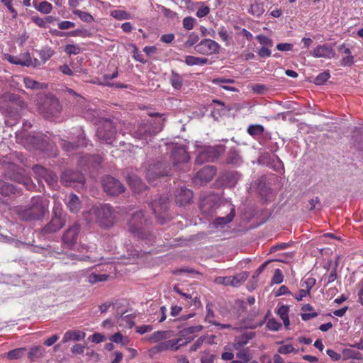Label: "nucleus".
Segmentation results:
<instances>
[{"label":"nucleus","mask_w":363,"mask_h":363,"mask_svg":"<svg viewBox=\"0 0 363 363\" xmlns=\"http://www.w3.org/2000/svg\"><path fill=\"white\" fill-rule=\"evenodd\" d=\"M125 130L133 138L145 145L162 130V120H144L133 125L128 124Z\"/></svg>","instance_id":"nucleus-1"},{"label":"nucleus","mask_w":363,"mask_h":363,"mask_svg":"<svg viewBox=\"0 0 363 363\" xmlns=\"http://www.w3.org/2000/svg\"><path fill=\"white\" fill-rule=\"evenodd\" d=\"M49 203L45 197L33 196L28 206L16 207L15 213L21 220H38L48 213Z\"/></svg>","instance_id":"nucleus-2"},{"label":"nucleus","mask_w":363,"mask_h":363,"mask_svg":"<svg viewBox=\"0 0 363 363\" xmlns=\"http://www.w3.org/2000/svg\"><path fill=\"white\" fill-rule=\"evenodd\" d=\"M84 216L87 222H96L106 228L111 226L115 220L114 211L109 204L94 206Z\"/></svg>","instance_id":"nucleus-3"},{"label":"nucleus","mask_w":363,"mask_h":363,"mask_svg":"<svg viewBox=\"0 0 363 363\" xmlns=\"http://www.w3.org/2000/svg\"><path fill=\"white\" fill-rule=\"evenodd\" d=\"M149 220L142 211L132 213L128 221V232L138 238L144 239L147 236L146 230L149 225Z\"/></svg>","instance_id":"nucleus-4"},{"label":"nucleus","mask_w":363,"mask_h":363,"mask_svg":"<svg viewBox=\"0 0 363 363\" xmlns=\"http://www.w3.org/2000/svg\"><path fill=\"white\" fill-rule=\"evenodd\" d=\"M116 133L113 123L111 120L106 119L97 129L96 136L100 140L107 144H112Z\"/></svg>","instance_id":"nucleus-5"},{"label":"nucleus","mask_w":363,"mask_h":363,"mask_svg":"<svg viewBox=\"0 0 363 363\" xmlns=\"http://www.w3.org/2000/svg\"><path fill=\"white\" fill-rule=\"evenodd\" d=\"M220 155V148L216 147L205 146L199 150L196 158V163L202 164L205 162H212Z\"/></svg>","instance_id":"nucleus-6"},{"label":"nucleus","mask_w":363,"mask_h":363,"mask_svg":"<svg viewBox=\"0 0 363 363\" xmlns=\"http://www.w3.org/2000/svg\"><path fill=\"white\" fill-rule=\"evenodd\" d=\"M35 178L42 183L44 180L48 186L54 188L57 183V176L52 172L49 171L40 165H35L33 167Z\"/></svg>","instance_id":"nucleus-7"},{"label":"nucleus","mask_w":363,"mask_h":363,"mask_svg":"<svg viewBox=\"0 0 363 363\" xmlns=\"http://www.w3.org/2000/svg\"><path fill=\"white\" fill-rule=\"evenodd\" d=\"M84 177L82 173L72 170L65 171L61 177V182L66 186L79 189L84 186Z\"/></svg>","instance_id":"nucleus-8"},{"label":"nucleus","mask_w":363,"mask_h":363,"mask_svg":"<svg viewBox=\"0 0 363 363\" xmlns=\"http://www.w3.org/2000/svg\"><path fill=\"white\" fill-rule=\"evenodd\" d=\"M220 45L211 39H203L194 47L195 50L201 55H211L219 52Z\"/></svg>","instance_id":"nucleus-9"},{"label":"nucleus","mask_w":363,"mask_h":363,"mask_svg":"<svg viewBox=\"0 0 363 363\" xmlns=\"http://www.w3.org/2000/svg\"><path fill=\"white\" fill-rule=\"evenodd\" d=\"M168 203L169 199L167 196H160L151 203V208L162 224L164 223L166 218L164 213L168 209Z\"/></svg>","instance_id":"nucleus-10"},{"label":"nucleus","mask_w":363,"mask_h":363,"mask_svg":"<svg viewBox=\"0 0 363 363\" xmlns=\"http://www.w3.org/2000/svg\"><path fill=\"white\" fill-rule=\"evenodd\" d=\"M102 185L104 191L113 196L118 195L124 191L123 185L112 177L106 176L102 180Z\"/></svg>","instance_id":"nucleus-11"},{"label":"nucleus","mask_w":363,"mask_h":363,"mask_svg":"<svg viewBox=\"0 0 363 363\" xmlns=\"http://www.w3.org/2000/svg\"><path fill=\"white\" fill-rule=\"evenodd\" d=\"M169 168L164 163L159 162L157 164L150 165L146 173L147 179L152 182L160 176L168 175Z\"/></svg>","instance_id":"nucleus-12"},{"label":"nucleus","mask_w":363,"mask_h":363,"mask_svg":"<svg viewBox=\"0 0 363 363\" xmlns=\"http://www.w3.org/2000/svg\"><path fill=\"white\" fill-rule=\"evenodd\" d=\"M171 159L174 165L188 162L189 160V156L187 153L186 147L183 145H177L173 146L171 152Z\"/></svg>","instance_id":"nucleus-13"},{"label":"nucleus","mask_w":363,"mask_h":363,"mask_svg":"<svg viewBox=\"0 0 363 363\" xmlns=\"http://www.w3.org/2000/svg\"><path fill=\"white\" fill-rule=\"evenodd\" d=\"M80 231V226L75 223L70 226L64 233L62 240L65 245L71 247L77 243L78 235Z\"/></svg>","instance_id":"nucleus-14"},{"label":"nucleus","mask_w":363,"mask_h":363,"mask_svg":"<svg viewBox=\"0 0 363 363\" xmlns=\"http://www.w3.org/2000/svg\"><path fill=\"white\" fill-rule=\"evenodd\" d=\"M193 198V192L184 186H181L175 191V199L179 206H184L190 203Z\"/></svg>","instance_id":"nucleus-15"},{"label":"nucleus","mask_w":363,"mask_h":363,"mask_svg":"<svg viewBox=\"0 0 363 363\" xmlns=\"http://www.w3.org/2000/svg\"><path fill=\"white\" fill-rule=\"evenodd\" d=\"M312 55L317 58L323 57L330 59L335 57V52L330 45L324 44L314 48L312 52Z\"/></svg>","instance_id":"nucleus-16"},{"label":"nucleus","mask_w":363,"mask_h":363,"mask_svg":"<svg viewBox=\"0 0 363 363\" xmlns=\"http://www.w3.org/2000/svg\"><path fill=\"white\" fill-rule=\"evenodd\" d=\"M65 225V218L52 217L50 222L42 229L44 235H49L60 230Z\"/></svg>","instance_id":"nucleus-17"},{"label":"nucleus","mask_w":363,"mask_h":363,"mask_svg":"<svg viewBox=\"0 0 363 363\" xmlns=\"http://www.w3.org/2000/svg\"><path fill=\"white\" fill-rule=\"evenodd\" d=\"M187 341H183L182 338L169 340L163 342L157 346L159 351L168 350H177L181 346L186 345Z\"/></svg>","instance_id":"nucleus-18"},{"label":"nucleus","mask_w":363,"mask_h":363,"mask_svg":"<svg viewBox=\"0 0 363 363\" xmlns=\"http://www.w3.org/2000/svg\"><path fill=\"white\" fill-rule=\"evenodd\" d=\"M230 213L224 217H218L214 220L213 225L215 228H223L226 224L230 223L235 216V208L233 205L228 204Z\"/></svg>","instance_id":"nucleus-19"},{"label":"nucleus","mask_w":363,"mask_h":363,"mask_svg":"<svg viewBox=\"0 0 363 363\" xmlns=\"http://www.w3.org/2000/svg\"><path fill=\"white\" fill-rule=\"evenodd\" d=\"M216 173V169L213 166H206L199 171L196 174V179L203 182L211 180Z\"/></svg>","instance_id":"nucleus-20"},{"label":"nucleus","mask_w":363,"mask_h":363,"mask_svg":"<svg viewBox=\"0 0 363 363\" xmlns=\"http://www.w3.org/2000/svg\"><path fill=\"white\" fill-rule=\"evenodd\" d=\"M255 333L252 331L245 332L235 339L234 347L235 350H241L250 340L254 338Z\"/></svg>","instance_id":"nucleus-21"},{"label":"nucleus","mask_w":363,"mask_h":363,"mask_svg":"<svg viewBox=\"0 0 363 363\" xmlns=\"http://www.w3.org/2000/svg\"><path fill=\"white\" fill-rule=\"evenodd\" d=\"M130 187L135 193H140L146 189V186L136 175H130L127 178Z\"/></svg>","instance_id":"nucleus-22"},{"label":"nucleus","mask_w":363,"mask_h":363,"mask_svg":"<svg viewBox=\"0 0 363 363\" xmlns=\"http://www.w3.org/2000/svg\"><path fill=\"white\" fill-rule=\"evenodd\" d=\"M66 205L68 209L72 213H77L82 207L79 198L74 194H70L67 196Z\"/></svg>","instance_id":"nucleus-23"},{"label":"nucleus","mask_w":363,"mask_h":363,"mask_svg":"<svg viewBox=\"0 0 363 363\" xmlns=\"http://www.w3.org/2000/svg\"><path fill=\"white\" fill-rule=\"evenodd\" d=\"M86 336L85 333L79 330H68L63 337L62 342H67L69 341H79L83 340Z\"/></svg>","instance_id":"nucleus-24"},{"label":"nucleus","mask_w":363,"mask_h":363,"mask_svg":"<svg viewBox=\"0 0 363 363\" xmlns=\"http://www.w3.org/2000/svg\"><path fill=\"white\" fill-rule=\"evenodd\" d=\"M221 179L225 184L232 187L240 179V174L238 172H227L222 175Z\"/></svg>","instance_id":"nucleus-25"},{"label":"nucleus","mask_w":363,"mask_h":363,"mask_svg":"<svg viewBox=\"0 0 363 363\" xmlns=\"http://www.w3.org/2000/svg\"><path fill=\"white\" fill-rule=\"evenodd\" d=\"M8 60L12 64L20 65L22 66L28 67L32 64V60L29 54H26L25 55H22L20 57L9 55L8 57Z\"/></svg>","instance_id":"nucleus-26"},{"label":"nucleus","mask_w":363,"mask_h":363,"mask_svg":"<svg viewBox=\"0 0 363 363\" xmlns=\"http://www.w3.org/2000/svg\"><path fill=\"white\" fill-rule=\"evenodd\" d=\"M61 145L65 151H66L67 152H72L74 150V148L77 147L86 146V143L85 137L84 136L83 133H81L79 135V138L77 145H74L70 142L63 140V141H62Z\"/></svg>","instance_id":"nucleus-27"},{"label":"nucleus","mask_w":363,"mask_h":363,"mask_svg":"<svg viewBox=\"0 0 363 363\" xmlns=\"http://www.w3.org/2000/svg\"><path fill=\"white\" fill-rule=\"evenodd\" d=\"M242 159L239 152L235 149H231L228 154L226 162L234 166H240L242 164Z\"/></svg>","instance_id":"nucleus-28"},{"label":"nucleus","mask_w":363,"mask_h":363,"mask_svg":"<svg viewBox=\"0 0 363 363\" xmlns=\"http://www.w3.org/2000/svg\"><path fill=\"white\" fill-rule=\"evenodd\" d=\"M170 333L169 331L158 330L148 336L147 340L152 343L157 342L160 340L169 338Z\"/></svg>","instance_id":"nucleus-29"},{"label":"nucleus","mask_w":363,"mask_h":363,"mask_svg":"<svg viewBox=\"0 0 363 363\" xmlns=\"http://www.w3.org/2000/svg\"><path fill=\"white\" fill-rule=\"evenodd\" d=\"M208 62V60L205 57H194L192 55H188L185 57L184 62L188 66H194V65H206Z\"/></svg>","instance_id":"nucleus-30"},{"label":"nucleus","mask_w":363,"mask_h":363,"mask_svg":"<svg viewBox=\"0 0 363 363\" xmlns=\"http://www.w3.org/2000/svg\"><path fill=\"white\" fill-rule=\"evenodd\" d=\"M16 193V187L4 180H0V194L5 196H9L11 194Z\"/></svg>","instance_id":"nucleus-31"},{"label":"nucleus","mask_w":363,"mask_h":363,"mask_svg":"<svg viewBox=\"0 0 363 363\" xmlns=\"http://www.w3.org/2000/svg\"><path fill=\"white\" fill-rule=\"evenodd\" d=\"M45 352V350L41 346H34L30 348L28 352V358L33 361L43 356Z\"/></svg>","instance_id":"nucleus-32"},{"label":"nucleus","mask_w":363,"mask_h":363,"mask_svg":"<svg viewBox=\"0 0 363 363\" xmlns=\"http://www.w3.org/2000/svg\"><path fill=\"white\" fill-rule=\"evenodd\" d=\"M23 83L26 88L31 89H43L46 87L45 84L40 83L29 77H25L23 79Z\"/></svg>","instance_id":"nucleus-33"},{"label":"nucleus","mask_w":363,"mask_h":363,"mask_svg":"<svg viewBox=\"0 0 363 363\" xmlns=\"http://www.w3.org/2000/svg\"><path fill=\"white\" fill-rule=\"evenodd\" d=\"M33 4L38 11L45 14L50 13L52 9V4L48 1H42L38 4L34 1Z\"/></svg>","instance_id":"nucleus-34"},{"label":"nucleus","mask_w":363,"mask_h":363,"mask_svg":"<svg viewBox=\"0 0 363 363\" xmlns=\"http://www.w3.org/2000/svg\"><path fill=\"white\" fill-rule=\"evenodd\" d=\"M264 127L262 125L254 124L248 126L247 132L252 137H258L264 133Z\"/></svg>","instance_id":"nucleus-35"},{"label":"nucleus","mask_w":363,"mask_h":363,"mask_svg":"<svg viewBox=\"0 0 363 363\" xmlns=\"http://www.w3.org/2000/svg\"><path fill=\"white\" fill-rule=\"evenodd\" d=\"M169 80H170L172 86L175 89H179L182 86L183 78L179 74H177L174 72H172Z\"/></svg>","instance_id":"nucleus-36"},{"label":"nucleus","mask_w":363,"mask_h":363,"mask_svg":"<svg viewBox=\"0 0 363 363\" xmlns=\"http://www.w3.org/2000/svg\"><path fill=\"white\" fill-rule=\"evenodd\" d=\"M26 352V348H17L6 353V357L9 359H18L23 357Z\"/></svg>","instance_id":"nucleus-37"},{"label":"nucleus","mask_w":363,"mask_h":363,"mask_svg":"<svg viewBox=\"0 0 363 363\" xmlns=\"http://www.w3.org/2000/svg\"><path fill=\"white\" fill-rule=\"evenodd\" d=\"M110 340L125 346L128 344L129 339L128 337H124L121 333H116L110 337Z\"/></svg>","instance_id":"nucleus-38"},{"label":"nucleus","mask_w":363,"mask_h":363,"mask_svg":"<svg viewBox=\"0 0 363 363\" xmlns=\"http://www.w3.org/2000/svg\"><path fill=\"white\" fill-rule=\"evenodd\" d=\"M343 355L345 359H362V354L359 352L354 350L350 348L345 349L343 350Z\"/></svg>","instance_id":"nucleus-39"},{"label":"nucleus","mask_w":363,"mask_h":363,"mask_svg":"<svg viewBox=\"0 0 363 363\" xmlns=\"http://www.w3.org/2000/svg\"><path fill=\"white\" fill-rule=\"evenodd\" d=\"M111 16L119 21L130 18V13L124 10H113L111 12Z\"/></svg>","instance_id":"nucleus-40"},{"label":"nucleus","mask_w":363,"mask_h":363,"mask_svg":"<svg viewBox=\"0 0 363 363\" xmlns=\"http://www.w3.org/2000/svg\"><path fill=\"white\" fill-rule=\"evenodd\" d=\"M264 11V6L262 4L254 3L251 4L249 12L255 16H260Z\"/></svg>","instance_id":"nucleus-41"},{"label":"nucleus","mask_w":363,"mask_h":363,"mask_svg":"<svg viewBox=\"0 0 363 363\" xmlns=\"http://www.w3.org/2000/svg\"><path fill=\"white\" fill-rule=\"evenodd\" d=\"M108 275L106 274H97L95 273L90 274L88 277L87 280L91 284H96L99 281H106L108 279Z\"/></svg>","instance_id":"nucleus-42"},{"label":"nucleus","mask_w":363,"mask_h":363,"mask_svg":"<svg viewBox=\"0 0 363 363\" xmlns=\"http://www.w3.org/2000/svg\"><path fill=\"white\" fill-rule=\"evenodd\" d=\"M199 40V35L196 33H191L188 35V39L184 43L185 48H190L198 43Z\"/></svg>","instance_id":"nucleus-43"},{"label":"nucleus","mask_w":363,"mask_h":363,"mask_svg":"<svg viewBox=\"0 0 363 363\" xmlns=\"http://www.w3.org/2000/svg\"><path fill=\"white\" fill-rule=\"evenodd\" d=\"M246 279V277L244 274H238L235 277H230V286L238 287L241 285Z\"/></svg>","instance_id":"nucleus-44"},{"label":"nucleus","mask_w":363,"mask_h":363,"mask_svg":"<svg viewBox=\"0 0 363 363\" xmlns=\"http://www.w3.org/2000/svg\"><path fill=\"white\" fill-rule=\"evenodd\" d=\"M256 39L258 40L259 43L262 46H267V47H272L273 46V41L271 38L263 35H258L256 36Z\"/></svg>","instance_id":"nucleus-45"},{"label":"nucleus","mask_w":363,"mask_h":363,"mask_svg":"<svg viewBox=\"0 0 363 363\" xmlns=\"http://www.w3.org/2000/svg\"><path fill=\"white\" fill-rule=\"evenodd\" d=\"M74 13L78 16L84 22L90 23L93 21L92 16L86 12H84L80 10H75L74 11Z\"/></svg>","instance_id":"nucleus-46"},{"label":"nucleus","mask_w":363,"mask_h":363,"mask_svg":"<svg viewBox=\"0 0 363 363\" xmlns=\"http://www.w3.org/2000/svg\"><path fill=\"white\" fill-rule=\"evenodd\" d=\"M65 52L68 55H77L81 52V48L78 45L69 44L65 47Z\"/></svg>","instance_id":"nucleus-47"},{"label":"nucleus","mask_w":363,"mask_h":363,"mask_svg":"<svg viewBox=\"0 0 363 363\" xmlns=\"http://www.w3.org/2000/svg\"><path fill=\"white\" fill-rule=\"evenodd\" d=\"M330 78V74L328 72H323L319 74L315 79V84L321 85L324 84Z\"/></svg>","instance_id":"nucleus-48"},{"label":"nucleus","mask_w":363,"mask_h":363,"mask_svg":"<svg viewBox=\"0 0 363 363\" xmlns=\"http://www.w3.org/2000/svg\"><path fill=\"white\" fill-rule=\"evenodd\" d=\"M200 208L202 212L207 216H211L214 213V210L208 205L207 201H203L200 204Z\"/></svg>","instance_id":"nucleus-49"},{"label":"nucleus","mask_w":363,"mask_h":363,"mask_svg":"<svg viewBox=\"0 0 363 363\" xmlns=\"http://www.w3.org/2000/svg\"><path fill=\"white\" fill-rule=\"evenodd\" d=\"M272 47L262 46L257 50V54L261 58L269 57L272 55V51L270 50Z\"/></svg>","instance_id":"nucleus-50"},{"label":"nucleus","mask_w":363,"mask_h":363,"mask_svg":"<svg viewBox=\"0 0 363 363\" xmlns=\"http://www.w3.org/2000/svg\"><path fill=\"white\" fill-rule=\"evenodd\" d=\"M13 0H1V2L7 7L9 11L11 12L12 17L13 18H16L18 16V12L13 7Z\"/></svg>","instance_id":"nucleus-51"},{"label":"nucleus","mask_w":363,"mask_h":363,"mask_svg":"<svg viewBox=\"0 0 363 363\" xmlns=\"http://www.w3.org/2000/svg\"><path fill=\"white\" fill-rule=\"evenodd\" d=\"M278 352L280 354H289L291 352L296 353L297 350H296L294 348L292 345L289 344V345H283V346H281L280 347H279Z\"/></svg>","instance_id":"nucleus-52"},{"label":"nucleus","mask_w":363,"mask_h":363,"mask_svg":"<svg viewBox=\"0 0 363 363\" xmlns=\"http://www.w3.org/2000/svg\"><path fill=\"white\" fill-rule=\"evenodd\" d=\"M39 55L41 60L45 62L52 56L53 51L50 48L44 49L40 52Z\"/></svg>","instance_id":"nucleus-53"},{"label":"nucleus","mask_w":363,"mask_h":363,"mask_svg":"<svg viewBox=\"0 0 363 363\" xmlns=\"http://www.w3.org/2000/svg\"><path fill=\"white\" fill-rule=\"evenodd\" d=\"M284 280V276L279 269H277L274 272V276L272 279V284H281Z\"/></svg>","instance_id":"nucleus-54"},{"label":"nucleus","mask_w":363,"mask_h":363,"mask_svg":"<svg viewBox=\"0 0 363 363\" xmlns=\"http://www.w3.org/2000/svg\"><path fill=\"white\" fill-rule=\"evenodd\" d=\"M240 351L236 354V357L238 359H241L245 362H248L250 359V356L247 350H239Z\"/></svg>","instance_id":"nucleus-55"},{"label":"nucleus","mask_w":363,"mask_h":363,"mask_svg":"<svg viewBox=\"0 0 363 363\" xmlns=\"http://www.w3.org/2000/svg\"><path fill=\"white\" fill-rule=\"evenodd\" d=\"M281 325L280 323L277 321L275 319L272 318L269 319V321L267 323V327L269 330H273V331H277L281 328Z\"/></svg>","instance_id":"nucleus-56"},{"label":"nucleus","mask_w":363,"mask_h":363,"mask_svg":"<svg viewBox=\"0 0 363 363\" xmlns=\"http://www.w3.org/2000/svg\"><path fill=\"white\" fill-rule=\"evenodd\" d=\"M315 284V279L314 278L309 277V278L306 279L303 281L301 286L303 287H305L306 288L305 290L307 291L310 294V291L313 287Z\"/></svg>","instance_id":"nucleus-57"},{"label":"nucleus","mask_w":363,"mask_h":363,"mask_svg":"<svg viewBox=\"0 0 363 363\" xmlns=\"http://www.w3.org/2000/svg\"><path fill=\"white\" fill-rule=\"evenodd\" d=\"M195 19L192 17H185L183 19V26L186 30H191L194 26Z\"/></svg>","instance_id":"nucleus-58"},{"label":"nucleus","mask_w":363,"mask_h":363,"mask_svg":"<svg viewBox=\"0 0 363 363\" xmlns=\"http://www.w3.org/2000/svg\"><path fill=\"white\" fill-rule=\"evenodd\" d=\"M52 217H57V218H64L62 217V208L60 203H55L52 209Z\"/></svg>","instance_id":"nucleus-59"},{"label":"nucleus","mask_w":363,"mask_h":363,"mask_svg":"<svg viewBox=\"0 0 363 363\" xmlns=\"http://www.w3.org/2000/svg\"><path fill=\"white\" fill-rule=\"evenodd\" d=\"M216 355L210 353L203 354L201 357V363H213Z\"/></svg>","instance_id":"nucleus-60"},{"label":"nucleus","mask_w":363,"mask_h":363,"mask_svg":"<svg viewBox=\"0 0 363 363\" xmlns=\"http://www.w3.org/2000/svg\"><path fill=\"white\" fill-rule=\"evenodd\" d=\"M74 26L75 23L69 21H61L58 23V28L61 30L69 29L74 28Z\"/></svg>","instance_id":"nucleus-61"},{"label":"nucleus","mask_w":363,"mask_h":363,"mask_svg":"<svg viewBox=\"0 0 363 363\" xmlns=\"http://www.w3.org/2000/svg\"><path fill=\"white\" fill-rule=\"evenodd\" d=\"M252 89L255 93L262 94L265 92L267 87L263 84H255L252 86Z\"/></svg>","instance_id":"nucleus-62"},{"label":"nucleus","mask_w":363,"mask_h":363,"mask_svg":"<svg viewBox=\"0 0 363 363\" xmlns=\"http://www.w3.org/2000/svg\"><path fill=\"white\" fill-rule=\"evenodd\" d=\"M210 12V9L208 6H201L196 11V16L203 18L207 16Z\"/></svg>","instance_id":"nucleus-63"},{"label":"nucleus","mask_w":363,"mask_h":363,"mask_svg":"<svg viewBox=\"0 0 363 363\" xmlns=\"http://www.w3.org/2000/svg\"><path fill=\"white\" fill-rule=\"evenodd\" d=\"M289 311V306L282 305L279 308L277 313L280 316V318H282L288 316Z\"/></svg>","instance_id":"nucleus-64"}]
</instances>
